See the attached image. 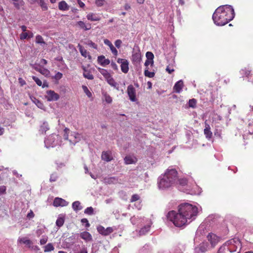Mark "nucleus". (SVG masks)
Masks as SVG:
<instances>
[{"label": "nucleus", "instance_id": "nucleus-1", "mask_svg": "<svg viewBox=\"0 0 253 253\" xmlns=\"http://www.w3.org/2000/svg\"><path fill=\"white\" fill-rule=\"evenodd\" d=\"M198 213V208L189 203H183L178 207V212L174 211H169L167 218L177 227H182L190 223L195 218Z\"/></svg>", "mask_w": 253, "mask_h": 253}, {"label": "nucleus", "instance_id": "nucleus-2", "mask_svg": "<svg viewBox=\"0 0 253 253\" xmlns=\"http://www.w3.org/2000/svg\"><path fill=\"white\" fill-rule=\"evenodd\" d=\"M235 15L233 6L225 4L218 6L214 12L212 18L216 25L222 26L232 20Z\"/></svg>", "mask_w": 253, "mask_h": 253}, {"label": "nucleus", "instance_id": "nucleus-3", "mask_svg": "<svg viewBox=\"0 0 253 253\" xmlns=\"http://www.w3.org/2000/svg\"><path fill=\"white\" fill-rule=\"evenodd\" d=\"M177 171L169 167L164 174L159 176L158 179V185L159 189L165 190L173 186L177 180Z\"/></svg>", "mask_w": 253, "mask_h": 253}, {"label": "nucleus", "instance_id": "nucleus-4", "mask_svg": "<svg viewBox=\"0 0 253 253\" xmlns=\"http://www.w3.org/2000/svg\"><path fill=\"white\" fill-rule=\"evenodd\" d=\"M241 244L238 238H234L226 242L220 247L217 253H231L236 252L238 248L241 249Z\"/></svg>", "mask_w": 253, "mask_h": 253}, {"label": "nucleus", "instance_id": "nucleus-5", "mask_svg": "<svg viewBox=\"0 0 253 253\" xmlns=\"http://www.w3.org/2000/svg\"><path fill=\"white\" fill-rule=\"evenodd\" d=\"M45 146L46 148L54 147L57 145H61L62 141L61 137L55 134L49 135L44 140Z\"/></svg>", "mask_w": 253, "mask_h": 253}, {"label": "nucleus", "instance_id": "nucleus-6", "mask_svg": "<svg viewBox=\"0 0 253 253\" xmlns=\"http://www.w3.org/2000/svg\"><path fill=\"white\" fill-rule=\"evenodd\" d=\"M45 97L48 101H57L59 99V95L54 91L49 90L46 91Z\"/></svg>", "mask_w": 253, "mask_h": 253}, {"label": "nucleus", "instance_id": "nucleus-7", "mask_svg": "<svg viewBox=\"0 0 253 253\" xmlns=\"http://www.w3.org/2000/svg\"><path fill=\"white\" fill-rule=\"evenodd\" d=\"M207 239L210 242L211 247L212 248L214 247L219 242L220 240V238L218 236L212 233H209L208 235Z\"/></svg>", "mask_w": 253, "mask_h": 253}, {"label": "nucleus", "instance_id": "nucleus-8", "mask_svg": "<svg viewBox=\"0 0 253 253\" xmlns=\"http://www.w3.org/2000/svg\"><path fill=\"white\" fill-rule=\"evenodd\" d=\"M81 140L80 134L76 132H71L69 141L71 145H75Z\"/></svg>", "mask_w": 253, "mask_h": 253}, {"label": "nucleus", "instance_id": "nucleus-9", "mask_svg": "<svg viewBox=\"0 0 253 253\" xmlns=\"http://www.w3.org/2000/svg\"><path fill=\"white\" fill-rule=\"evenodd\" d=\"M127 93L129 96V99L131 101L135 102L136 101V90L132 85L130 84L127 86Z\"/></svg>", "mask_w": 253, "mask_h": 253}, {"label": "nucleus", "instance_id": "nucleus-10", "mask_svg": "<svg viewBox=\"0 0 253 253\" xmlns=\"http://www.w3.org/2000/svg\"><path fill=\"white\" fill-rule=\"evenodd\" d=\"M208 243L203 242L194 249L195 253H204L209 249Z\"/></svg>", "mask_w": 253, "mask_h": 253}, {"label": "nucleus", "instance_id": "nucleus-11", "mask_svg": "<svg viewBox=\"0 0 253 253\" xmlns=\"http://www.w3.org/2000/svg\"><path fill=\"white\" fill-rule=\"evenodd\" d=\"M97 231L100 234L104 236H107L113 232V229L112 227H109L105 228L103 226L99 225L97 228Z\"/></svg>", "mask_w": 253, "mask_h": 253}, {"label": "nucleus", "instance_id": "nucleus-12", "mask_svg": "<svg viewBox=\"0 0 253 253\" xmlns=\"http://www.w3.org/2000/svg\"><path fill=\"white\" fill-rule=\"evenodd\" d=\"M68 202L60 198H55L53 201V205L54 207H65L68 205Z\"/></svg>", "mask_w": 253, "mask_h": 253}, {"label": "nucleus", "instance_id": "nucleus-13", "mask_svg": "<svg viewBox=\"0 0 253 253\" xmlns=\"http://www.w3.org/2000/svg\"><path fill=\"white\" fill-rule=\"evenodd\" d=\"M146 225L144 226L139 230L140 235H144L150 230L151 225L152 224V221L150 220L147 219L146 221Z\"/></svg>", "mask_w": 253, "mask_h": 253}, {"label": "nucleus", "instance_id": "nucleus-14", "mask_svg": "<svg viewBox=\"0 0 253 253\" xmlns=\"http://www.w3.org/2000/svg\"><path fill=\"white\" fill-rule=\"evenodd\" d=\"M80 237L84 240L86 242H91L92 241L91 235L87 231H84L80 233Z\"/></svg>", "mask_w": 253, "mask_h": 253}, {"label": "nucleus", "instance_id": "nucleus-15", "mask_svg": "<svg viewBox=\"0 0 253 253\" xmlns=\"http://www.w3.org/2000/svg\"><path fill=\"white\" fill-rule=\"evenodd\" d=\"M137 158L132 155H127L124 158L125 163L126 165H130L135 164L137 162Z\"/></svg>", "mask_w": 253, "mask_h": 253}, {"label": "nucleus", "instance_id": "nucleus-16", "mask_svg": "<svg viewBox=\"0 0 253 253\" xmlns=\"http://www.w3.org/2000/svg\"><path fill=\"white\" fill-rule=\"evenodd\" d=\"M97 61L98 63L103 67H105L110 63V60L106 59L104 55L99 56L97 58Z\"/></svg>", "mask_w": 253, "mask_h": 253}, {"label": "nucleus", "instance_id": "nucleus-17", "mask_svg": "<svg viewBox=\"0 0 253 253\" xmlns=\"http://www.w3.org/2000/svg\"><path fill=\"white\" fill-rule=\"evenodd\" d=\"M86 18L87 20L91 21H98L101 19V17L97 14L92 12L89 13L86 15Z\"/></svg>", "mask_w": 253, "mask_h": 253}, {"label": "nucleus", "instance_id": "nucleus-18", "mask_svg": "<svg viewBox=\"0 0 253 253\" xmlns=\"http://www.w3.org/2000/svg\"><path fill=\"white\" fill-rule=\"evenodd\" d=\"M183 86V82L182 80H179L173 86V90L176 93H180L182 91Z\"/></svg>", "mask_w": 253, "mask_h": 253}, {"label": "nucleus", "instance_id": "nucleus-19", "mask_svg": "<svg viewBox=\"0 0 253 253\" xmlns=\"http://www.w3.org/2000/svg\"><path fill=\"white\" fill-rule=\"evenodd\" d=\"M106 80L107 82L111 86L116 88L117 90H119V84L117 82H116L115 80L112 78V77L111 76H110L108 78H107Z\"/></svg>", "mask_w": 253, "mask_h": 253}, {"label": "nucleus", "instance_id": "nucleus-20", "mask_svg": "<svg viewBox=\"0 0 253 253\" xmlns=\"http://www.w3.org/2000/svg\"><path fill=\"white\" fill-rule=\"evenodd\" d=\"M101 158L103 160L107 162L111 161L113 159L110 152L107 151H103L102 152L101 155Z\"/></svg>", "mask_w": 253, "mask_h": 253}, {"label": "nucleus", "instance_id": "nucleus-21", "mask_svg": "<svg viewBox=\"0 0 253 253\" xmlns=\"http://www.w3.org/2000/svg\"><path fill=\"white\" fill-rule=\"evenodd\" d=\"M70 6L65 0H62L58 4V8L62 11H67L69 9Z\"/></svg>", "mask_w": 253, "mask_h": 253}, {"label": "nucleus", "instance_id": "nucleus-22", "mask_svg": "<svg viewBox=\"0 0 253 253\" xmlns=\"http://www.w3.org/2000/svg\"><path fill=\"white\" fill-rule=\"evenodd\" d=\"M204 134L207 139H210L211 138L212 133L210 130V126L209 125L206 124L204 129Z\"/></svg>", "mask_w": 253, "mask_h": 253}, {"label": "nucleus", "instance_id": "nucleus-23", "mask_svg": "<svg viewBox=\"0 0 253 253\" xmlns=\"http://www.w3.org/2000/svg\"><path fill=\"white\" fill-rule=\"evenodd\" d=\"M77 25L82 29L85 31L89 30L91 29V24H85L83 21H79L77 22Z\"/></svg>", "mask_w": 253, "mask_h": 253}, {"label": "nucleus", "instance_id": "nucleus-24", "mask_svg": "<svg viewBox=\"0 0 253 253\" xmlns=\"http://www.w3.org/2000/svg\"><path fill=\"white\" fill-rule=\"evenodd\" d=\"M31 99L38 108L41 109H43L44 108V105L40 100L33 96L31 97Z\"/></svg>", "mask_w": 253, "mask_h": 253}, {"label": "nucleus", "instance_id": "nucleus-25", "mask_svg": "<svg viewBox=\"0 0 253 253\" xmlns=\"http://www.w3.org/2000/svg\"><path fill=\"white\" fill-rule=\"evenodd\" d=\"M72 208L75 211H78L81 210L83 209V207L81 205V203L78 201H75L72 204Z\"/></svg>", "mask_w": 253, "mask_h": 253}, {"label": "nucleus", "instance_id": "nucleus-26", "mask_svg": "<svg viewBox=\"0 0 253 253\" xmlns=\"http://www.w3.org/2000/svg\"><path fill=\"white\" fill-rule=\"evenodd\" d=\"M121 71L124 73H127L128 71V61L126 60L121 64Z\"/></svg>", "mask_w": 253, "mask_h": 253}, {"label": "nucleus", "instance_id": "nucleus-27", "mask_svg": "<svg viewBox=\"0 0 253 253\" xmlns=\"http://www.w3.org/2000/svg\"><path fill=\"white\" fill-rule=\"evenodd\" d=\"M49 129L48 123L46 122H44L40 126V132L42 133H45V132Z\"/></svg>", "mask_w": 253, "mask_h": 253}, {"label": "nucleus", "instance_id": "nucleus-28", "mask_svg": "<svg viewBox=\"0 0 253 253\" xmlns=\"http://www.w3.org/2000/svg\"><path fill=\"white\" fill-rule=\"evenodd\" d=\"M83 70L84 71L83 76L85 78L88 80H93L94 79L93 75L90 73V71L86 70L85 68L84 67H83Z\"/></svg>", "mask_w": 253, "mask_h": 253}, {"label": "nucleus", "instance_id": "nucleus-29", "mask_svg": "<svg viewBox=\"0 0 253 253\" xmlns=\"http://www.w3.org/2000/svg\"><path fill=\"white\" fill-rule=\"evenodd\" d=\"M64 221H65L64 216L62 215H59L56 220V225L58 227H60L63 226V224L64 223Z\"/></svg>", "mask_w": 253, "mask_h": 253}, {"label": "nucleus", "instance_id": "nucleus-30", "mask_svg": "<svg viewBox=\"0 0 253 253\" xmlns=\"http://www.w3.org/2000/svg\"><path fill=\"white\" fill-rule=\"evenodd\" d=\"M71 132L72 131H71L68 128L66 127L64 128L62 133V135L64 140L69 141L70 138V135L71 134Z\"/></svg>", "mask_w": 253, "mask_h": 253}, {"label": "nucleus", "instance_id": "nucleus-31", "mask_svg": "<svg viewBox=\"0 0 253 253\" xmlns=\"http://www.w3.org/2000/svg\"><path fill=\"white\" fill-rule=\"evenodd\" d=\"M18 242L20 243H23L28 246H30L32 244L31 241L26 237L19 238L18 240Z\"/></svg>", "mask_w": 253, "mask_h": 253}, {"label": "nucleus", "instance_id": "nucleus-32", "mask_svg": "<svg viewBox=\"0 0 253 253\" xmlns=\"http://www.w3.org/2000/svg\"><path fill=\"white\" fill-rule=\"evenodd\" d=\"M98 70L99 72L103 76V77L105 78L106 80L111 76L110 74L108 72V71L106 70V69L99 68Z\"/></svg>", "mask_w": 253, "mask_h": 253}, {"label": "nucleus", "instance_id": "nucleus-33", "mask_svg": "<svg viewBox=\"0 0 253 253\" xmlns=\"http://www.w3.org/2000/svg\"><path fill=\"white\" fill-rule=\"evenodd\" d=\"M36 42L38 44H40L41 45H46V43L44 42L42 37L41 35H37L36 37Z\"/></svg>", "mask_w": 253, "mask_h": 253}, {"label": "nucleus", "instance_id": "nucleus-34", "mask_svg": "<svg viewBox=\"0 0 253 253\" xmlns=\"http://www.w3.org/2000/svg\"><path fill=\"white\" fill-rule=\"evenodd\" d=\"M78 47L80 50L81 55L84 57H86L87 56V52L80 44H79Z\"/></svg>", "mask_w": 253, "mask_h": 253}, {"label": "nucleus", "instance_id": "nucleus-35", "mask_svg": "<svg viewBox=\"0 0 253 253\" xmlns=\"http://www.w3.org/2000/svg\"><path fill=\"white\" fill-rule=\"evenodd\" d=\"M197 100L195 98L189 100L188 105L189 108H195L196 107Z\"/></svg>", "mask_w": 253, "mask_h": 253}, {"label": "nucleus", "instance_id": "nucleus-36", "mask_svg": "<svg viewBox=\"0 0 253 253\" xmlns=\"http://www.w3.org/2000/svg\"><path fill=\"white\" fill-rule=\"evenodd\" d=\"M54 248L53 245L51 243H48L46 246L44 247V252H49L52 251H53Z\"/></svg>", "mask_w": 253, "mask_h": 253}, {"label": "nucleus", "instance_id": "nucleus-37", "mask_svg": "<svg viewBox=\"0 0 253 253\" xmlns=\"http://www.w3.org/2000/svg\"><path fill=\"white\" fill-rule=\"evenodd\" d=\"M102 94L107 103H111L112 102V97L107 92H103Z\"/></svg>", "mask_w": 253, "mask_h": 253}, {"label": "nucleus", "instance_id": "nucleus-38", "mask_svg": "<svg viewBox=\"0 0 253 253\" xmlns=\"http://www.w3.org/2000/svg\"><path fill=\"white\" fill-rule=\"evenodd\" d=\"M39 72L45 77L49 76L50 74V71L48 69L42 67H41Z\"/></svg>", "mask_w": 253, "mask_h": 253}, {"label": "nucleus", "instance_id": "nucleus-39", "mask_svg": "<svg viewBox=\"0 0 253 253\" xmlns=\"http://www.w3.org/2000/svg\"><path fill=\"white\" fill-rule=\"evenodd\" d=\"M132 60L134 62H138L141 59V55L139 53H135L132 54Z\"/></svg>", "mask_w": 253, "mask_h": 253}, {"label": "nucleus", "instance_id": "nucleus-40", "mask_svg": "<svg viewBox=\"0 0 253 253\" xmlns=\"http://www.w3.org/2000/svg\"><path fill=\"white\" fill-rule=\"evenodd\" d=\"M144 75L149 78H153L155 76V73L149 71L148 68L146 67L144 71Z\"/></svg>", "mask_w": 253, "mask_h": 253}, {"label": "nucleus", "instance_id": "nucleus-41", "mask_svg": "<svg viewBox=\"0 0 253 253\" xmlns=\"http://www.w3.org/2000/svg\"><path fill=\"white\" fill-rule=\"evenodd\" d=\"M84 212L88 215H92L94 214V209L91 207H88L85 209Z\"/></svg>", "mask_w": 253, "mask_h": 253}, {"label": "nucleus", "instance_id": "nucleus-42", "mask_svg": "<svg viewBox=\"0 0 253 253\" xmlns=\"http://www.w3.org/2000/svg\"><path fill=\"white\" fill-rule=\"evenodd\" d=\"M57 66L59 69L61 71H63L68 69V67L67 65L65 64L64 61H63V62H61L60 63H59V64L57 65Z\"/></svg>", "mask_w": 253, "mask_h": 253}, {"label": "nucleus", "instance_id": "nucleus-43", "mask_svg": "<svg viewBox=\"0 0 253 253\" xmlns=\"http://www.w3.org/2000/svg\"><path fill=\"white\" fill-rule=\"evenodd\" d=\"M82 88L84 92V93L86 94V95L89 97L90 98L92 97V93L89 90L87 87L85 85H83Z\"/></svg>", "mask_w": 253, "mask_h": 253}, {"label": "nucleus", "instance_id": "nucleus-44", "mask_svg": "<svg viewBox=\"0 0 253 253\" xmlns=\"http://www.w3.org/2000/svg\"><path fill=\"white\" fill-rule=\"evenodd\" d=\"M13 2V4L15 7L18 9H19L20 6L22 5V0H12Z\"/></svg>", "mask_w": 253, "mask_h": 253}, {"label": "nucleus", "instance_id": "nucleus-45", "mask_svg": "<svg viewBox=\"0 0 253 253\" xmlns=\"http://www.w3.org/2000/svg\"><path fill=\"white\" fill-rule=\"evenodd\" d=\"M39 4L43 10H46L48 8L44 0H39Z\"/></svg>", "mask_w": 253, "mask_h": 253}, {"label": "nucleus", "instance_id": "nucleus-46", "mask_svg": "<svg viewBox=\"0 0 253 253\" xmlns=\"http://www.w3.org/2000/svg\"><path fill=\"white\" fill-rule=\"evenodd\" d=\"M63 77L62 73L57 72L56 74L52 77V79H55L56 81L60 80Z\"/></svg>", "mask_w": 253, "mask_h": 253}, {"label": "nucleus", "instance_id": "nucleus-47", "mask_svg": "<svg viewBox=\"0 0 253 253\" xmlns=\"http://www.w3.org/2000/svg\"><path fill=\"white\" fill-rule=\"evenodd\" d=\"M48 240V237L46 235H43L40 240V244L41 245H44L46 243Z\"/></svg>", "mask_w": 253, "mask_h": 253}, {"label": "nucleus", "instance_id": "nucleus-48", "mask_svg": "<svg viewBox=\"0 0 253 253\" xmlns=\"http://www.w3.org/2000/svg\"><path fill=\"white\" fill-rule=\"evenodd\" d=\"M146 57L147 60H150L153 61L154 56L152 52H151L150 51H147L146 53Z\"/></svg>", "mask_w": 253, "mask_h": 253}, {"label": "nucleus", "instance_id": "nucleus-49", "mask_svg": "<svg viewBox=\"0 0 253 253\" xmlns=\"http://www.w3.org/2000/svg\"><path fill=\"white\" fill-rule=\"evenodd\" d=\"M110 47V49L112 53V54L115 56H117L118 55V50H117V49L114 46V45L112 44H111V45H110V46H109Z\"/></svg>", "mask_w": 253, "mask_h": 253}, {"label": "nucleus", "instance_id": "nucleus-50", "mask_svg": "<svg viewBox=\"0 0 253 253\" xmlns=\"http://www.w3.org/2000/svg\"><path fill=\"white\" fill-rule=\"evenodd\" d=\"M106 3V2L105 0H96L95 1V4L98 7L104 5Z\"/></svg>", "mask_w": 253, "mask_h": 253}, {"label": "nucleus", "instance_id": "nucleus-51", "mask_svg": "<svg viewBox=\"0 0 253 253\" xmlns=\"http://www.w3.org/2000/svg\"><path fill=\"white\" fill-rule=\"evenodd\" d=\"M240 73L241 75H245L246 77H248L251 73V71L249 70H247L245 68V69H242L240 71Z\"/></svg>", "mask_w": 253, "mask_h": 253}, {"label": "nucleus", "instance_id": "nucleus-52", "mask_svg": "<svg viewBox=\"0 0 253 253\" xmlns=\"http://www.w3.org/2000/svg\"><path fill=\"white\" fill-rule=\"evenodd\" d=\"M178 182L180 186H184L187 185V180L186 178H180L178 180Z\"/></svg>", "mask_w": 253, "mask_h": 253}, {"label": "nucleus", "instance_id": "nucleus-53", "mask_svg": "<svg viewBox=\"0 0 253 253\" xmlns=\"http://www.w3.org/2000/svg\"><path fill=\"white\" fill-rule=\"evenodd\" d=\"M32 79L36 82L38 85L40 86H42V82L38 77L33 76H32Z\"/></svg>", "mask_w": 253, "mask_h": 253}, {"label": "nucleus", "instance_id": "nucleus-54", "mask_svg": "<svg viewBox=\"0 0 253 253\" xmlns=\"http://www.w3.org/2000/svg\"><path fill=\"white\" fill-rule=\"evenodd\" d=\"M85 43H86L87 45H89V46H91V47H93V48H94V49H96V48H97V45H96L94 42H92V41H90V40H88V41L85 42Z\"/></svg>", "mask_w": 253, "mask_h": 253}, {"label": "nucleus", "instance_id": "nucleus-55", "mask_svg": "<svg viewBox=\"0 0 253 253\" xmlns=\"http://www.w3.org/2000/svg\"><path fill=\"white\" fill-rule=\"evenodd\" d=\"M57 178H58V176H57V173H53L51 174L49 180L50 182H54V181H56Z\"/></svg>", "mask_w": 253, "mask_h": 253}, {"label": "nucleus", "instance_id": "nucleus-56", "mask_svg": "<svg viewBox=\"0 0 253 253\" xmlns=\"http://www.w3.org/2000/svg\"><path fill=\"white\" fill-rule=\"evenodd\" d=\"M74 251L75 252V253H87V248L85 246H83L80 251L76 252L75 250H74Z\"/></svg>", "mask_w": 253, "mask_h": 253}, {"label": "nucleus", "instance_id": "nucleus-57", "mask_svg": "<svg viewBox=\"0 0 253 253\" xmlns=\"http://www.w3.org/2000/svg\"><path fill=\"white\" fill-rule=\"evenodd\" d=\"M6 187L4 185L0 186V196L6 193Z\"/></svg>", "mask_w": 253, "mask_h": 253}, {"label": "nucleus", "instance_id": "nucleus-58", "mask_svg": "<svg viewBox=\"0 0 253 253\" xmlns=\"http://www.w3.org/2000/svg\"><path fill=\"white\" fill-rule=\"evenodd\" d=\"M139 199V195L137 194H134L132 196V197L131 198L130 202H133L138 200Z\"/></svg>", "mask_w": 253, "mask_h": 253}, {"label": "nucleus", "instance_id": "nucleus-59", "mask_svg": "<svg viewBox=\"0 0 253 253\" xmlns=\"http://www.w3.org/2000/svg\"><path fill=\"white\" fill-rule=\"evenodd\" d=\"M214 134L215 136H216L217 137L221 138V132L220 130L216 129L214 132Z\"/></svg>", "mask_w": 253, "mask_h": 253}, {"label": "nucleus", "instance_id": "nucleus-60", "mask_svg": "<svg viewBox=\"0 0 253 253\" xmlns=\"http://www.w3.org/2000/svg\"><path fill=\"white\" fill-rule=\"evenodd\" d=\"M144 65L146 67H147L149 65H151V66H153L154 65V61L146 59Z\"/></svg>", "mask_w": 253, "mask_h": 253}, {"label": "nucleus", "instance_id": "nucleus-61", "mask_svg": "<svg viewBox=\"0 0 253 253\" xmlns=\"http://www.w3.org/2000/svg\"><path fill=\"white\" fill-rule=\"evenodd\" d=\"M166 70L169 74H171L174 71V69L172 67H171L169 65L167 67Z\"/></svg>", "mask_w": 253, "mask_h": 253}, {"label": "nucleus", "instance_id": "nucleus-62", "mask_svg": "<svg viewBox=\"0 0 253 253\" xmlns=\"http://www.w3.org/2000/svg\"><path fill=\"white\" fill-rule=\"evenodd\" d=\"M28 38V33L26 32L22 33L20 35V39L21 40H24Z\"/></svg>", "mask_w": 253, "mask_h": 253}, {"label": "nucleus", "instance_id": "nucleus-63", "mask_svg": "<svg viewBox=\"0 0 253 253\" xmlns=\"http://www.w3.org/2000/svg\"><path fill=\"white\" fill-rule=\"evenodd\" d=\"M122 42L121 40H117L115 42V46L119 48L121 47Z\"/></svg>", "mask_w": 253, "mask_h": 253}, {"label": "nucleus", "instance_id": "nucleus-64", "mask_svg": "<svg viewBox=\"0 0 253 253\" xmlns=\"http://www.w3.org/2000/svg\"><path fill=\"white\" fill-rule=\"evenodd\" d=\"M43 232H44V230L42 228L38 229L36 230V234L38 237H40Z\"/></svg>", "mask_w": 253, "mask_h": 253}]
</instances>
